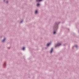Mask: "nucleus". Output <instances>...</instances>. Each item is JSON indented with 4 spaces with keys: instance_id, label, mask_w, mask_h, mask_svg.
<instances>
[{
    "instance_id": "6",
    "label": "nucleus",
    "mask_w": 79,
    "mask_h": 79,
    "mask_svg": "<svg viewBox=\"0 0 79 79\" xmlns=\"http://www.w3.org/2000/svg\"><path fill=\"white\" fill-rule=\"evenodd\" d=\"M24 47H23L22 48V50H24Z\"/></svg>"
},
{
    "instance_id": "3",
    "label": "nucleus",
    "mask_w": 79,
    "mask_h": 79,
    "mask_svg": "<svg viewBox=\"0 0 79 79\" xmlns=\"http://www.w3.org/2000/svg\"><path fill=\"white\" fill-rule=\"evenodd\" d=\"M5 40V38H4V39L2 41V42H4Z\"/></svg>"
},
{
    "instance_id": "4",
    "label": "nucleus",
    "mask_w": 79,
    "mask_h": 79,
    "mask_svg": "<svg viewBox=\"0 0 79 79\" xmlns=\"http://www.w3.org/2000/svg\"><path fill=\"white\" fill-rule=\"evenodd\" d=\"M42 0H36V2H40V1H42Z\"/></svg>"
},
{
    "instance_id": "9",
    "label": "nucleus",
    "mask_w": 79,
    "mask_h": 79,
    "mask_svg": "<svg viewBox=\"0 0 79 79\" xmlns=\"http://www.w3.org/2000/svg\"><path fill=\"white\" fill-rule=\"evenodd\" d=\"M55 33H56L55 31H54V32H53V34H55Z\"/></svg>"
},
{
    "instance_id": "5",
    "label": "nucleus",
    "mask_w": 79,
    "mask_h": 79,
    "mask_svg": "<svg viewBox=\"0 0 79 79\" xmlns=\"http://www.w3.org/2000/svg\"><path fill=\"white\" fill-rule=\"evenodd\" d=\"M49 45H50V43L48 44H47V46H48Z\"/></svg>"
},
{
    "instance_id": "7",
    "label": "nucleus",
    "mask_w": 79,
    "mask_h": 79,
    "mask_svg": "<svg viewBox=\"0 0 79 79\" xmlns=\"http://www.w3.org/2000/svg\"><path fill=\"white\" fill-rule=\"evenodd\" d=\"M37 13V10H36L35 11V13Z\"/></svg>"
},
{
    "instance_id": "2",
    "label": "nucleus",
    "mask_w": 79,
    "mask_h": 79,
    "mask_svg": "<svg viewBox=\"0 0 79 79\" xmlns=\"http://www.w3.org/2000/svg\"><path fill=\"white\" fill-rule=\"evenodd\" d=\"M61 44L60 43H59L57 44V46H60V45H61Z\"/></svg>"
},
{
    "instance_id": "1",
    "label": "nucleus",
    "mask_w": 79,
    "mask_h": 79,
    "mask_svg": "<svg viewBox=\"0 0 79 79\" xmlns=\"http://www.w3.org/2000/svg\"><path fill=\"white\" fill-rule=\"evenodd\" d=\"M52 51H53V48H52L50 51V53H52Z\"/></svg>"
},
{
    "instance_id": "12",
    "label": "nucleus",
    "mask_w": 79,
    "mask_h": 79,
    "mask_svg": "<svg viewBox=\"0 0 79 79\" xmlns=\"http://www.w3.org/2000/svg\"><path fill=\"white\" fill-rule=\"evenodd\" d=\"M6 2V3H8V1H7Z\"/></svg>"
},
{
    "instance_id": "8",
    "label": "nucleus",
    "mask_w": 79,
    "mask_h": 79,
    "mask_svg": "<svg viewBox=\"0 0 79 79\" xmlns=\"http://www.w3.org/2000/svg\"><path fill=\"white\" fill-rule=\"evenodd\" d=\"M40 4H37V6H39Z\"/></svg>"
},
{
    "instance_id": "10",
    "label": "nucleus",
    "mask_w": 79,
    "mask_h": 79,
    "mask_svg": "<svg viewBox=\"0 0 79 79\" xmlns=\"http://www.w3.org/2000/svg\"><path fill=\"white\" fill-rule=\"evenodd\" d=\"M75 47H77V46L76 45V46H75Z\"/></svg>"
},
{
    "instance_id": "11",
    "label": "nucleus",
    "mask_w": 79,
    "mask_h": 79,
    "mask_svg": "<svg viewBox=\"0 0 79 79\" xmlns=\"http://www.w3.org/2000/svg\"><path fill=\"white\" fill-rule=\"evenodd\" d=\"M22 22H23V21H21L20 22V23H22Z\"/></svg>"
}]
</instances>
